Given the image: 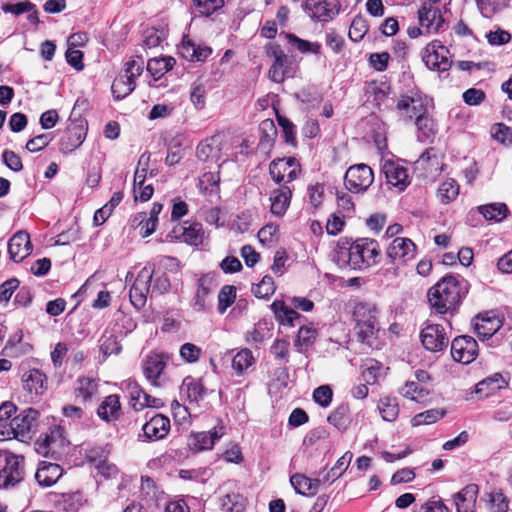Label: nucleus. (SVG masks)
<instances>
[{"label":"nucleus","mask_w":512,"mask_h":512,"mask_svg":"<svg viewBox=\"0 0 512 512\" xmlns=\"http://www.w3.org/2000/svg\"><path fill=\"white\" fill-rule=\"evenodd\" d=\"M380 251L379 244L374 239L359 238L353 243L340 240L334 261L341 269L364 270L379 262Z\"/></svg>","instance_id":"1"},{"label":"nucleus","mask_w":512,"mask_h":512,"mask_svg":"<svg viewBox=\"0 0 512 512\" xmlns=\"http://www.w3.org/2000/svg\"><path fill=\"white\" fill-rule=\"evenodd\" d=\"M469 290L468 281L460 275H446L432 286L428 293V302L439 314L454 311Z\"/></svg>","instance_id":"2"},{"label":"nucleus","mask_w":512,"mask_h":512,"mask_svg":"<svg viewBox=\"0 0 512 512\" xmlns=\"http://www.w3.org/2000/svg\"><path fill=\"white\" fill-rule=\"evenodd\" d=\"M353 315L359 340L371 345L379 331L376 307L369 303H358Z\"/></svg>","instance_id":"3"},{"label":"nucleus","mask_w":512,"mask_h":512,"mask_svg":"<svg viewBox=\"0 0 512 512\" xmlns=\"http://www.w3.org/2000/svg\"><path fill=\"white\" fill-rule=\"evenodd\" d=\"M386 255L392 267L385 269L384 274L397 276L399 266L415 258L416 245L409 238L396 237L387 248Z\"/></svg>","instance_id":"4"},{"label":"nucleus","mask_w":512,"mask_h":512,"mask_svg":"<svg viewBox=\"0 0 512 512\" xmlns=\"http://www.w3.org/2000/svg\"><path fill=\"white\" fill-rule=\"evenodd\" d=\"M429 99L418 90L402 94L396 103L399 117L404 121H412L419 115L427 113Z\"/></svg>","instance_id":"5"},{"label":"nucleus","mask_w":512,"mask_h":512,"mask_svg":"<svg viewBox=\"0 0 512 512\" xmlns=\"http://www.w3.org/2000/svg\"><path fill=\"white\" fill-rule=\"evenodd\" d=\"M39 412L28 408L14 417L10 422L11 433L14 438L23 442L30 440L37 430Z\"/></svg>","instance_id":"6"},{"label":"nucleus","mask_w":512,"mask_h":512,"mask_svg":"<svg viewBox=\"0 0 512 512\" xmlns=\"http://www.w3.org/2000/svg\"><path fill=\"white\" fill-rule=\"evenodd\" d=\"M422 58L427 68L434 71H447L452 64L449 50L439 40H433L426 45Z\"/></svg>","instance_id":"7"},{"label":"nucleus","mask_w":512,"mask_h":512,"mask_svg":"<svg viewBox=\"0 0 512 512\" xmlns=\"http://www.w3.org/2000/svg\"><path fill=\"white\" fill-rule=\"evenodd\" d=\"M266 55L272 59L268 77L275 83H282L289 74V58L279 44L268 43L265 46Z\"/></svg>","instance_id":"8"},{"label":"nucleus","mask_w":512,"mask_h":512,"mask_svg":"<svg viewBox=\"0 0 512 512\" xmlns=\"http://www.w3.org/2000/svg\"><path fill=\"white\" fill-rule=\"evenodd\" d=\"M374 180L372 169L366 164H357L348 168L344 176L345 187L354 193L366 191Z\"/></svg>","instance_id":"9"},{"label":"nucleus","mask_w":512,"mask_h":512,"mask_svg":"<svg viewBox=\"0 0 512 512\" xmlns=\"http://www.w3.org/2000/svg\"><path fill=\"white\" fill-rule=\"evenodd\" d=\"M24 475V457L5 452V466L0 471V488H8L19 483Z\"/></svg>","instance_id":"10"},{"label":"nucleus","mask_w":512,"mask_h":512,"mask_svg":"<svg viewBox=\"0 0 512 512\" xmlns=\"http://www.w3.org/2000/svg\"><path fill=\"white\" fill-rule=\"evenodd\" d=\"M153 277V270L149 267H144L140 270L132 287L130 288V301L136 309H141L145 306L147 295L151 292L150 283Z\"/></svg>","instance_id":"11"},{"label":"nucleus","mask_w":512,"mask_h":512,"mask_svg":"<svg viewBox=\"0 0 512 512\" xmlns=\"http://www.w3.org/2000/svg\"><path fill=\"white\" fill-rule=\"evenodd\" d=\"M478 355V344L474 338L467 335L456 337L451 343L452 358L462 364H469Z\"/></svg>","instance_id":"12"},{"label":"nucleus","mask_w":512,"mask_h":512,"mask_svg":"<svg viewBox=\"0 0 512 512\" xmlns=\"http://www.w3.org/2000/svg\"><path fill=\"white\" fill-rule=\"evenodd\" d=\"M421 343L431 352L444 350L449 342L445 329L440 324H427L420 333Z\"/></svg>","instance_id":"13"},{"label":"nucleus","mask_w":512,"mask_h":512,"mask_svg":"<svg viewBox=\"0 0 512 512\" xmlns=\"http://www.w3.org/2000/svg\"><path fill=\"white\" fill-rule=\"evenodd\" d=\"M305 8L314 21L329 22L339 13L337 0H307Z\"/></svg>","instance_id":"14"},{"label":"nucleus","mask_w":512,"mask_h":512,"mask_svg":"<svg viewBox=\"0 0 512 512\" xmlns=\"http://www.w3.org/2000/svg\"><path fill=\"white\" fill-rule=\"evenodd\" d=\"M435 3H424L418 10V22L420 27L428 35L437 33L444 24V19Z\"/></svg>","instance_id":"15"},{"label":"nucleus","mask_w":512,"mask_h":512,"mask_svg":"<svg viewBox=\"0 0 512 512\" xmlns=\"http://www.w3.org/2000/svg\"><path fill=\"white\" fill-rule=\"evenodd\" d=\"M224 434L225 427L223 425L215 426L211 431L192 433L189 436L188 445L191 450L196 452L210 450Z\"/></svg>","instance_id":"16"},{"label":"nucleus","mask_w":512,"mask_h":512,"mask_svg":"<svg viewBox=\"0 0 512 512\" xmlns=\"http://www.w3.org/2000/svg\"><path fill=\"white\" fill-rule=\"evenodd\" d=\"M168 360L169 356L165 353L151 352L147 355L143 364V371L147 380L154 386H159L158 379L164 371Z\"/></svg>","instance_id":"17"},{"label":"nucleus","mask_w":512,"mask_h":512,"mask_svg":"<svg viewBox=\"0 0 512 512\" xmlns=\"http://www.w3.org/2000/svg\"><path fill=\"white\" fill-rule=\"evenodd\" d=\"M383 173L387 184L397 188L399 191L405 190L410 184L408 170L403 165L394 161H385L383 165Z\"/></svg>","instance_id":"18"},{"label":"nucleus","mask_w":512,"mask_h":512,"mask_svg":"<svg viewBox=\"0 0 512 512\" xmlns=\"http://www.w3.org/2000/svg\"><path fill=\"white\" fill-rule=\"evenodd\" d=\"M32 252L30 236L26 231H18L8 242V253L10 259L16 263L21 262Z\"/></svg>","instance_id":"19"},{"label":"nucleus","mask_w":512,"mask_h":512,"mask_svg":"<svg viewBox=\"0 0 512 512\" xmlns=\"http://www.w3.org/2000/svg\"><path fill=\"white\" fill-rule=\"evenodd\" d=\"M502 326V320L494 312L479 314L474 320V329L480 339L492 337Z\"/></svg>","instance_id":"20"},{"label":"nucleus","mask_w":512,"mask_h":512,"mask_svg":"<svg viewBox=\"0 0 512 512\" xmlns=\"http://www.w3.org/2000/svg\"><path fill=\"white\" fill-rule=\"evenodd\" d=\"M148 440L164 439L170 431V419L162 414H155L142 427Z\"/></svg>","instance_id":"21"},{"label":"nucleus","mask_w":512,"mask_h":512,"mask_svg":"<svg viewBox=\"0 0 512 512\" xmlns=\"http://www.w3.org/2000/svg\"><path fill=\"white\" fill-rule=\"evenodd\" d=\"M86 131L82 125L71 124L60 140L61 150L65 153L77 149L85 140Z\"/></svg>","instance_id":"22"},{"label":"nucleus","mask_w":512,"mask_h":512,"mask_svg":"<svg viewBox=\"0 0 512 512\" xmlns=\"http://www.w3.org/2000/svg\"><path fill=\"white\" fill-rule=\"evenodd\" d=\"M63 469L56 463L43 461L35 473V479L40 486L50 487L62 476Z\"/></svg>","instance_id":"23"},{"label":"nucleus","mask_w":512,"mask_h":512,"mask_svg":"<svg viewBox=\"0 0 512 512\" xmlns=\"http://www.w3.org/2000/svg\"><path fill=\"white\" fill-rule=\"evenodd\" d=\"M478 486L470 484L455 495L457 512H475Z\"/></svg>","instance_id":"24"},{"label":"nucleus","mask_w":512,"mask_h":512,"mask_svg":"<svg viewBox=\"0 0 512 512\" xmlns=\"http://www.w3.org/2000/svg\"><path fill=\"white\" fill-rule=\"evenodd\" d=\"M98 416L106 421H116L121 415V403L118 395L112 394L104 398L97 409Z\"/></svg>","instance_id":"25"},{"label":"nucleus","mask_w":512,"mask_h":512,"mask_svg":"<svg viewBox=\"0 0 512 512\" xmlns=\"http://www.w3.org/2000/svg\"><path fill=\"white\" fill-rule=\"evenodd\" d=\"M290 483L298 494L303 496L315 495L321 485L320 478H309L304 474H294L290 478Z\"/></svg>","instance_id":"26"},{"label":"nucleus","mask_w":512,"mask_h":512,"mask_svg":"<svg viewBox=\"0 0 512 512\" xmlns=\"http://www.w3.org/2000/svg\"><path fill=\"white\" fill-rule=\"evenodd\" d=\"M179 52L183 58L189 61H204L212 53V50L208 46L199 45L190 39L184 38L179 48Z\"/></svg>","instance_id":"27"},{"label":"nucleus","mask_w":512,"mask_h":512,"mask_svg":"<svg viewBox=\"0 0 512 512\" xmlns=\"http://www.w3.org/2000/svg\"><path fill=\"white\" fill-rule=\"evenodd\" d=\"M292 192L288 186L275 189L270 195L271 212L276 216H283L287 211Z\"/></svg>","instance_id":"28"},{"label":"nucleus","mask_w":512,"mask_h":512,"mask_svg":"<svg viewBox=\"0 0 512 512\" xmlns=\"http://www.w3.org/2000/svg\"><path fill=\"white\" fill-rule=\"evenodd\" d=\"M213 289V277L206 274L199 278L197 289L193 301V307L197 311L204 310L206 307L207 297Z\"/></svg>","instance_id":"29"},{"label":"nucleus","mask_w":512,"mask_h":512,"mask_svg":"<svg viewBox=\"0 0 512 512\" xmlns=\"http://www.w3.org/2000/svg\"><path fill=\"white\" fill-rule=\"evenodd\" d=\"M123 386L124 390L128 394L132 408L136 411L143 410V401L149 399V394H147L134 380L125 381Z\"/></svg>","instance_id":"30"},{"label":"nucleus","mask_w":512,"mask_h":512,"mask_svg":"<svg viewBox=\"0 0 512 512\" xmlns=\"http://www.w3.org/2000/svg\"><path fill=\"white\" fill-rule=\"evenodd\" d=\"M271 310L275 314L277 321L282 325L293 326L294 321L300 318L298 312L280 300H276L271 304Z\"/></svg>","instance_id":"31"},{"label":"nucleus","mask_w":512,"mask_h":512,"mask_svg":"<svg viewBox=\"0 0 512 512\" xmlns=\"http://www.w3.org/2000/svg\"><path fill=\"white\" fill-rule=\"evenodd\" d=\"M45 376L37 369H31L22 376L23 388L31 395H38L43 391Z\"/></svg>","instance_id":"32"},{"label":"nucleus","mask_w":512,"mask_h":512,"mask_svg":"<svg viewBox=\"0 0 512 512\" xmlns=\"http://www.w3.org/2000/svg\"><path fill=\"white\" fill-rule=\"evenodd\" d=\"M175 63V59L170 56L151 58L147 62V71L155 80H158L168 71H170Z\"/></svg>","instance_id":"33"},{"label":"nucleus","mask_w":512,"mask_h":512,"mask_svg":"<svg viewBox=\"0 0 512 512\" xmlns=\"http://www.w3.org/2000/svg\"><path fill=\"white\" fill-rule=\"evenodd\" d=\"M181 389L186 393L190 402H198L202 400L207 392L202 381L192 377L184 379Z\"/></svg>","instance_id":"34"},{"label":"nucleus","mask_w":512,"mask_h":512,"mask_svg":"<svg viewBox=\"0 0 512 512\" xmlns=\"http://www.w3.org/2000/svg\"><path fill=\"white\" fill-rule=\"evenodd\" d=\"M220 147L214 137L199 143L196 149V156L200 161L218 160Z\"/></svg>","instance_id":"35"},{"label":"nucleus","mask_w":512,"mask_h":512,"mask_svg":"<svg viewBox=\"0 0 512 512\" xmlns=\"http://www.w3.org/2000/svg\"><path fill=\"white\" fill-rule=\"evenodd\" d=\"M478 211L486 220L500 222L507 217L508 207L504 203H490L478 206Z\"/></svg>","instance_id":"36"},{"label":"nucleus","mask_w":512,"mask_h":512,"mask_svg":"<svg viewBox=\"0 0 512 512\" xmlns=\"http://www.w3.org/2000/svg\"><path fill=\"white\" fill-rule=\"evenodd\" d=\"M294 164L295 159L291 157L273 160L269 166V173L272 179L277 183L285 181L287 171L291 166H294Z\"/></svg>","instance_id":"37"},{"label":"nucleus","mask_w":512,"mask_h":512,"mask_svg":"<svg viewBox=\"0 0 512 512\" xmlns=\"http://www.w3.org/2000/svg\"><path fill=\"white\" fill-rule=\"evenodd\" d=\"M459 189L458 183L454 179L448 178L439 185L437 197L442 204H448L457 198Z\"/></svg>","instance_id":"38"},{"label":"nucleus","mask_w":512,"mask_h":512,"mask_svg":"<svg viewBox=\"0 0 512 512\" xmlns=\"http://www.w3.org/2000/svg\"><path fill=\"white\" fill-rule=\"evenodd\" d=\"M328 422L338 430L344 431L348 428L350 419V408L347 404L339 405L327 418Z\"/></svg>","instance_id":"39"},{"label":"nucleus","mask_w":512,"mask_h":512,"mask_svg":"<svg viewBox=\"0 0 512 512\" xmlns=\"http://www.w3.org/2000/svg\"><path fill=\"white\" fill-rule=\"evenodd\" d=\"M97 391L98 384L95 379L90 377H80L77 379L75 386L76 397L88 401L91 400Z\"/></svg>","instance_id":"40"},{"label":"nucleus","mask_w":512,"mask_h":512,"mask_svg":"<svg viewBox=\"0 0 512 512\" xmlns=\"http://www.w3.org/2000/svg\"><path fill=\"white\" fill-rule=\"evenodd\" d=\"M379 412L383 420L393 422L399 415V404L396 398L383 397L378 403Z\"/></svg>","instance_id":"41"},{"label":"nucleus","mask_w":512,"mask_h":512,"mask_svg":"<svg viewBox=\"0 0 512 512\" xmlns=\"http://www.w3.org/2000/svg\"><path fill=\"white\" fill-rule=\"evenodd\" d=\"M510 0H476L477 7L485 18H491L508 7Z\"/></svg>","instance_id":"42"},{"label":"nucleus","mask_w":512,"mask_h":512,"mask_svg":"<svg viewBox=\"0 0 512 512\" xmlns=\"http://www.w3.org/2000/svg\"><path fill=\"white\" fill-rule=\"evenodd\" d=\"M415 124L418 130V139L421 141H425L436 133V124L432 118H430L427 113L419 115L415 119Z\"/></svg>","instance_id":"43"},{"label":"nucleus","mask_w":512,"mask_h":512,"mask_svg":"<svg viewBox=\"0 0 512 512\" xmlns=\"http://www.w3.org/2000/svg\"><path fill=\"white\" fill-rule=\"evenodd\" d=\"M135 89V82L126 79L121 73L114 79L111 90L117 100L128 96Z\"/></svg>","instance_id":"44"},{"label":"nucleus","mask_w":512,"mask_h":512,"mask_svg":"<svg viewBox=\"0 0 512 512\" xmlns=\"http://www.w3.org/2000/svg\"><path fill=\"white\" fill-rule=\"evenodd\" d=\"M182 238L189 245L198 246L202 244L204 239L202 224L192 223L187 227H183Z\"/></svg>","instance_id":"45"},{"label":"nucleus","mask_w":512,"mask_h":512,"mask_svg":"<svg viewBox=\"0 0 512 512\" xmlns=\"http://www.w3.org/2000/svg\"><path fill=\"white\" fill-rule=\"evenodd\" d=\"M286 38L288 43L301 53L319 54L321 52V45L318 42H310L291 33L286 34Z\"/></svg>","instance_id":"46"},{"label":"nucleus","mask_w":512,"mask_h":512,"mask_svg":"<svg viewBox=\"0 0 512 512\" xmlns=\"http://www.w3.org/2000/svg\"><path fill=\"white\" fill-rule=\"evenodd\" d=\"M254 363V357L249 349H242L232 359V367L237 375L243 374Z\"/></svg>","instance_id":"47"},{"label":"nucleus","mask_w":512,"mask_h":512,"mask_svg":"<svg viewBox=\"0 0 512 512\" xmlns=\"http://www.w3.org/2000/svg\"><path fill=\"white\" fill-rule=\"evenodd\" d=\"M367 32L368 24L366 19L360 15L355 16L349 28V38L353 42H359L364 38Z\"/></svg>","instance_id":"48"},{"label":"nucleus","mask_w":512,"mask_h":512,"mask_svg":"<svg viewBox=\"0 0 512 512\" xmlns=\"http://www.w3.org/2000/svg\"><path fill=\"white\" fill-rule=\"evenodd\" d=\"M144 60L141 57H136L128 60L124 64L121 74L133 82L143 73Z\"/></svg>","instance_id":"49"},{"label":"nucleus","mask_w":512,"mask_h":512,"mask_svg":"<svg viewBox=\"0 0 512 512\" xmlns=\"http://www.w3.org/2000/svg\"><path fill=\"white\" fill-rule=\"evenodd\" d=\"M236 299V288L233 285H225L218 294V312L225 313L227 308L232 305Z\"/></svg>","instance_id":"50"},{"label":"nucleus","mask_w":512,"mask_h":512,"mask_svg":"<svg viewBox=\"0 0 512 512\" xmlns=\"http://www.w3.org/2000/svg\"><path fill=\"white\" fill-rule=\"evenodd\" d=\"M275 292L274 280L271 276L265 275L262 280L252 287V293L257 298H269Z\"/></svg>","instance_id":"51"},{"label":"nucleus","mask_w":512,"mask_h":512,"mask_svg":"<svg viewBox=\"0 0 512 512\" xmlns=\"http://www.w3.org/2000/svg\"><path fill=\"white\" fill-rule=\"evenodd\" d=\"M149 162H150V154L143 153L139 160L138 165L134 174V181L133 186L136 187H142L143 184L146 182L147 177V171L149 168Z\"/></svg>","instance_id":"52"},{"label":"nucleus","mask_w":512,"mask_h":512,"mask_svg":"<svg viewBox=\"0 0 512 512\" xmlns=\"http://www.w3.org/2000/svg\"><path fill=\"white\" fill-rule=\"evenodd\" d=\"M317 331L312 326H302L298 330L297 339L295 345L302 348L307 347L315 341Z\"/></svg>","instance_id":"53"},{"label":"nucleus","mask_w":512,"mask_h":512,"mask_svg":"<svg viewBox=\"0 0 512 512\" xmlns=\"http://www.w3.org/2000/svg\"><path fill=\"white\" fill-rule=\"evenodd\" d=\"M444 415L443 412H440L437 409H430L425 412L419 413L415 415L411 423L413 426H420L425 424H432L436 422L438 419L442 418Z\"/></svg>","instance_id":"54"},{"label":"nucleus","mask_w":512,"mask_h":512,"mask_svg":"<svg viewBox=\"0 0 512 512\" xmlns=\"http://www.w3.org/2000/svg\"><path fill=\"white\" fill-rule=\"evenodd\" d=\"M485 37L488 43L492 46L505 45L511 40V34L508 31L501 29L500 27H497L496 30L487 32Z\"/></svg>","instance_id":"55"},{"label":"nucleus","mask_w":512,"mask_h":512,"mask_svg":"<svg viewBox=\"0 0 512 512\" xmlns=\"http://www.w3.org/2000/svg\"><path fill=\"white\" fill-rule=\"evenodd\" d=\"M489 509L491 512H507L508 500L501 492H492L489 494Z\"/></svg>","instance_id":"56"},{"label":"nucleus","mask_w":512,"mask_h":512,"mask_svg":"<svg viewBox=\"0 0 512 512\" xmlns=\"http://www.w3.org/2000/svg\"><path fill=\"white\" fill-rule=\"evenodd\" d=\"M181 358L188 363H195L201 355V348L192 343H185L180 347Z\"/></svg>","instance_id":"57"},{"label":"nucleus","mask_w":512,"mask_h":512,"mask_svg":"<svg viewBox=\"0 0 512 512\" xmlns=\"http://www.w3.org/2000/svg\"><path fill=\"white\" fill-rule=\"evenodd\" d=\"M52 141V136L49 133L40 134L30 139L25 148L32 153L43 150Z\"/></svg>","instance_id":"58"},{"label":"nucleus","mask_w":512,"mask_h":512,"mask_svg":"<svg viewBox=\"0 0 512 512\" xmlns=\"http://www.w3.org/2000/svg\"><path fill=\"white\" fill-rule=\"evenodd\" d=\"M508 385L507 381L500 373H495L478 383V391H482L483 387H489L491 390H499Z\"/></svg>","instance_id":"59"},{"label":"nucleus","mask_w":512,"mask_h":512,"mask_svg":"<svg viewBox=\"0 0 512 512\" xmlns=\"http://www.w3.org/2000/svg\"><path fill=\"white\" fill-rule=\"evenodd\" d=\"M333 392L327 385H322L316 388L313 392V399L322 407H327L332 401Z\"/></svg>","instance_id":"60"},{"label":"nucleus","mask_w":512,"mask_h":512,"mask_svg":"<svg viewBox=\"0 0 512 512\" xmlns=\"http://www.w3.org/2000/svg\"><path fill=\"white\" fill-rule=\"evenodd\" d=\"M100 348L104 355L119 354L121 351V346L113 334L102 337Z\"/></svg>","instance_id":"61"},{"label":"nucleus","mask_w":512,"mask_h":512,"mask_svg":"<svg viewBox=\"0 0 512 512\" xmlns=\"http://www.w3.org/2000/svg\"><path fill=\"white\" fill-rule=\"evenodd\" d=\"M289 342L285 339H276L271 346V353L276 359L288 362Z\"/></svg>","instance_id":"62"},{"label":"nucleus","mask_w":512,"mask_h":512,"mask_svg":"<svg viewBox=\"0 0 512 512\" xmlns=\"http://www.w3.org/2000/svg\"><path fill=\"white\" fill-rule=\"evenodd\" d=\"M345 217L346 216L337 212L333 213L326 224L327 233L330 235H337L340 233L345 225Z\"/></svg>","instance_id":"63"},{"label":"nucleus","mask_w":512,"mask_h":512,"mask_svg":"<svg viewBox=\"0 0 512 512\" xmlns=\"http://www.w3.org/2000/svg\"><path fill=\"white\" fill-rule=\"evenodd\" d=\"M4 164L12 171L19 172L23 169L22 160L19 155L10 150H5L2 154Z\"/></svg>","instance_id":"64"}]
</instances>
